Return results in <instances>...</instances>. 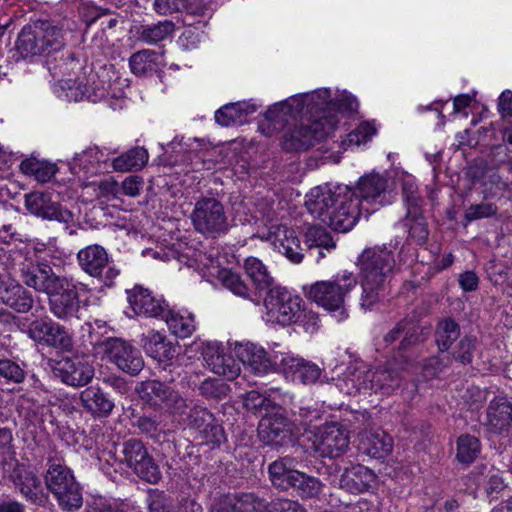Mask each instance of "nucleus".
I'll list each match as a JSON object with an SVG mask.
<instances>
[{"instance_id":"0e129e2a","label":"nucleus","mask_w":512,"mask_h":512,"mask_svg":"<svg viewBox=\"0 0 512 512\" xmlns=\"http://www.w3.org/2000/svg\"><path fill=\"white\" fill-rule=\"evenodd\" d=\"M13 434L9 428L0 429V461L7 462L15 457Z\"/></svg>"},{"instance_id":"393cba45","label":"nucleus","mask_w":512,"mask_h":512,"mask_svg":"<svg viewBox=\"0 0 512 512\" xmlns=\"http://www.w3.org/2000/svg\"><path fill=\"white\" fill-rule=\"evenodd\" d=\"M128 302L137 315L146 317H159L164 314L166 304L161 297L153 295V293L141 285H135L127 291Z\"/></svg>"},{"instance_id":"7c9ffc66","label":"nucleus","mask_w":512,"mask_h":512,"mask_svg":"<svg viewBox=\"0 0 512 512\" xmlns=\"http://www.w3.org/2000/svg\"><path fill=\"white\" fill-rule=\"evenodd\" d=\"M376 475L363 465L346 468L339 479V487L352 494L368 491L375 483Z\"/></svg>"},{"instance_id":"a211bd4d","label":"nucleus","mask_w":512,"mask_h":512,"mask_svg":"<svg viewBox=\"0 0 512 512\" xmlns=\"http://www.w3.org/2000/svg\"><path fill=\"white\" fill-rule=\"evenodd\" d=\"M342 191L324 224L335 231L347 232L356 225L361 215L360 199L347 186L342 188Z\"/></svg>"},{"instance_id":"603ef678","label":"nucleus","mask_w":512,"mask_h":512,"mask_svg":"<svg viewBox=\"0 0 512 512\" xmlns=\"http://www.w3.org/2000/svg\"><path fill=\"white\" fill-rule=\"evenodd\" d=\"M157 52L144 49L131 55L129 65L131 71L137 76H143L156 67Z\"/></svg>"},{"instance_id":"dca6fc26","label":"nucleus","mask_w":512,"mask_h":512,"mask_svg":"<svg viewBox=\"0 0 512 512\" xmlns=\"http://www.w3.org/2000/svg\"><path fill=\"white\" fill-rule=\"evenodd\" d=\"M137 391L142 399L165 407L174 416H183L189 407L187 399L179 391L157 380L142 382Z\"/></svg>"},{"instance_id":"6ab92c4d","label":"nucleus","mask_w":512,"mask_h":512,"mask_svg":"<svg viewBox=\"0 0 512 512\" xmlns=\"http://www.w3.org/2000/svg\"><path fill=\"white\" fill-rule=\"evenodd\" d=\"M24 205L29 213L43 220H54L68 225L74 219L73 214L53 201L51 194L47 192L35 191L26 194Z\"/></svg>"},{"instance_id":"2eb2a0df","label":"nucleus","mask_w":512,"mask_h":512,"mask_svg":"<svg viewBox=\"0 0 512 512\" xmlns=\"http://www.w3.org/2000/svg\"><path fill=\"white\" fill-rule=\"evenodd\" d=\"M137 391L142 399L165 407L174 416H183L189 407L187 399L179 391L157 380L142 382Z\"/></svg>"},{"instance_id":"69168bd1","label":"nucleus","mask_w":512,"mask_h":512,"mask_svg":"<svg viewBox=\"0 0 512 512\" xmlns=\"http://www.w3.org/2000/svg\"><path fill=\"white\" fill-rule=\"evenodd\" d=\"M263 512H306V510L297 501L276 499L268 504L265 503Z\"/></svg>"},{"instance_id":"49530a36","label":"nucleus","mask_w":512,"mask_h":512,"mask_svg":"<svg viewBox=\"0 0 512 512\" xmlns=\"http://www.w3.org/2000/svg\"><path fill=\"white\" fill-rule=\"evenodd\" d=\"M460 336L459 325L451 318L441 320L436 328L435 341L439 352H447Z\"/></svg>"},{"instance_id":"c03bdc74","label":"nucleus","mask_w":512,"mask_h":512,"mask_svg":"<svg viewBox=\"0 0 512 512\" xmlns=\"http://www.w3.org/2000/svg\"><path fill=\"white\" fill-rule=\"evenodd\" d=\"M102 156V152L97 147H89L74 156L70 163V169L73 174L80 172L95 174L99 169Z\"/></svg>"},{"instance_id":"4d7b16f0","label":"nucleus","mask_w":512,"mask_h":512,"mask_svg":"<svg viewBox=\"0 0 512 512\" xmlns=\"http://www.w3.org/2000/svg\"><path fill=\"white\" fill-rule=\"evenodd\" d=\"M477 347V340L471 336H464L456 344L452 354V361L455 360L463 365H468L473 360V355Z\"/></svg>"},{"instance_id":"6e6d98bb","label":"nucleus","mask_w":512,"mask_h":512,"mask_svg":"<svg viewBox=\"0 0 512 512\" xmlns=\"http://www.w3.org/2000/svg\"><path fill=\"white\" fill-rule=\"evenodd\" d=\"M405 225L408 227L409 237L414 239L417 244L422 245L426 242L429 230L426 220L421 214V209L415 215H410L407 212Z\"/></svg>"},{"instance_id":"f257e3e1","label":"nucleus","mask_w":512,"mask_h":512,"mask_svg":"<svg viewBox=\"0 0 512 512\" xmlns=\"http://www.w3.org/2000/svg\"><path fill=\"white\" fill-rule=\"evenodd\" d=\"M22 282L39 293L48 296L50 313L57 319L70 322L80 319V298L76 285L60 276L46 264H27L20 269Z\"/></svg>"},{"instance_id":"39448f33","label":"nucleus","mask_w":512,"mask_h":512,"mask_svg":"<svg viewBox=\"0 0 512 512\" xmlns=\"http://www.w3.org/2000/svg\"><path fill=\"white\" fill-rule=\"evenodd\" d=\"M306 104L311 110H314L318 117L326 116L333 119L334 126L337 119L332 115V111H340L352 114L357 112L359 103L357 99L350 93L342 92L335 100L331 99V92L328 89H319L311 93L291 97L285 101L275 104L268 112L267 116L273 121H280L284 115L293 110L294 107H300Z\"/></svg>"},{"instance_id":"9b49d317","label":"nucleus","mask_w":512,"mask_h":512,"mask_svg":"<svg viewBox=\"0 0 512 512\" xmlns=\"http://www.w3.org/2000/svg\"><path fill=\"white\" fill-rule=\"evenodd\" d=\"M94 351L132 376L138 375L144 367L140 351L121 338L109 337L97 342Z\"/></svg>"},{"instance_id":"f3484780","label":"nucleus","mask_w":512,"mask_h":512,"mask_svg":"<svg viewBox=\"0 0 512 512\" xmlns=\"http://www.w3.org/2000/svg\"><path fill=\"white\" fill-rule=\"evenodd\" d=\"M28 336L36 343L62 351H70L73 340L69 331L48 316L33 320L27 330Z\"/></svg>"},{"instance_id":"a19ab883","label":"nucleus","mask_w":512,"mask_h":512,"mask_svg":"<svg viewBox=\"0 0 512 512\" xmlns=\"http://www.w3.org/2000/svg\"><path fill=\"white\" fill-rule=\"evenodd\" d=\"M294 461L291 458H280L269 465L268 472L272 484L282 490L291 488L294 473L299 472L294 468Z\"/></svg>"},{"instance_id":"c756f323","label":"nucleus","mask_w":512,"mask_h":512,"mask_svg":"<svg viewBox=\"0 0 512 512\" xmlns=\"http://www.w3.org/2000/svg\"><path fill=\"white\" fill-rule=\"evenodd\" d=\"M0 302L18 313H28L34 304L32 294L14 281L0 279Z\"/></svg>"},{"instance_id":"bf43d9fd","label":"nucleus","mask_w":512,"mask_h":512,"mask_svg":"<svg viewBox=\"0 0 512 512\" xmlns=\"http://www.w3.org/2000/svg\"><path fill=\"white\" fill-rule=\"evenodd\" d=\"M452 363V358L447 352H440L436 356L426 359L423 363V371L426 377H435Z\"/></svg>"},{"instance_id":"b1692460","label":"nucleus","mask_w":512,"mask_h":512,"mask_svg":"<svg viewBox=\"0 0 512 512\" xmlns=\"http://www.w3.org/2000/svg\"><path fill=\"white\" fill-rule=\"evenodd\" d=\"M55 374L61 381L70 386H84L94 377V368L79 358L65 357L54 367Z\"/></svg>"},{"instance_id":"f704fd0d","label":"nucleus","mask_w":512,"mask_h":512,"mask_svg":"<svg viewBox=\"0 0 512 512\" xmlns=\"http://www.w3.org/2000/svg\"><path fill=\"white\" fill-rule=\"evenodd\" d=\"M359 441L360 450L375 459L386 457L393 449L392 438L382 429L361 432Z\"/></svg>"},{"instance_id":"de8ad7c7","label":"nucleus","mask_w":512,"mask_h":512,"mask_svg":"<svg viewBox=\"0 0 512 512\" xmlns=\"http://www.w3.org/2000/svg\"><path fill=\"white\" fill-rule=\"evenodd\" d=\"M21 171L29 176H34L38 182L46 183L56 174V165L41 161L36 158H28L21 162Z\"/></svg>"},{"instance_id":"37998d69","label":"nucleus","mask_w":512,"mask_h":512,"mask_svg":"<svg viewBox=\"0 0 512 512\" xmlns=\"http://www.w3.org/2000/svg\"><path fill=\"white\" fill-rule=\"evenodd\" d=\"M165 321L172 334L180 337H189L196 328L194 315L188 311H168Z\"/></svg>"},{"instance_id":"4c0bfd02","label":"nucleus","mask_w":512,"mask_h":512,"mask_svg":"<svg viewBox=\"0 0 512 512\" xmlns=\"http://www.w3.org/2000/svg\"><path fill=\"white\" fill-rule=\"evenodd\" d=\"M264 508L265 502L253 494L227 495L215 504L212 512H263Z\"/></svg>"},{"instance_id":"13d9d810","label":"nucleus","mask_w":512,"mask_h":512,"mask_svg":"<svg viewBox=\"0 0 512 512\" xmlns=\"http://www.w3.org/2000/svg\"><path fill=\"white\" fill-rule=\"evenodd\" d=\"M146 503L148 512H172L174 508L172 498L158 489L148 491Z\"/></svg>"},{"instance_id":"774afa93","label":"nucleus","mask_w":512,"mask_h":512,"mask_svg":"<svg viewBox=\"0 0 512 512\" xmlns=\"http://www.w3.org/2000/svg\"><path fill=\"white\" fill-rule=\"evenodd\" d=\"M403 197L407 205V212L410 215H415L421 208V198L418 196L416 187L413 183L406 182L403 185Z\"/></svg>"},{"instance_id":"9d476101","label":"nucleus","mask_w":512,"mask_h":512,"mask_svg":"<svg viewBox=\"0 0 512 512\" xmlns=\"http://www.w3.org/2000/svg\"><path fill=\"white\" fill-rule=\"evenodd\" d=\"M194 229L207 237L216 238L229 231L230 225L224 205L214 197L198 199L190 215Z\"/></svg>"},{"instance_id":"4468645a","label":"nucleus","mask_w":512,"mask_h":512,"mask_svg":"<svg viewBox=\"0 0 512 512\" xmlns=\"http://www.w3.org/2000/svg\"><path fill=\"white\" fill-rule=\"evenodd\" d=\"M122 454L125 464L139 478L152 484L160 481V468L141 440L129 439L124 442Z\"/></svg>"},{"instance_id":"a878e982","label":"nucleus","mask_w":512,"mask_h":512,"mask_svg":"<svg viewBox=\"0 0 512 512\" xmlns=\"http://www.w3.org/2000/svg\"><path fill=\"white\" fill-rule=\"evenodd\" d=\"M267 239L272 242L279 253L285 255L291 262L300 263L303 259L300 241L295 231L285 225L270 228Z\"/></svg>"},{"instance_id":"e2e57ef3","label":"nucleus","mask_w":512,"mask_h":512,"mask_svg":"<svg viewBox=\"0 0 512 512\" xmlns=\"http://www.w3.org/2000/svg\"><path fill=\"white\" fill-rule=\"evenodd\" d=\"M0 377L20 383L25 378V372L17 363L9 359H0Z\"/></svg>"},{"instance_id":"5701e85b","label":"nucleus","mask_w":512,"mask_h":512,"mask_svg":"<svg viewBox=\"0 0 512 512\" xmlns=\"http://www.w3.org/2000/svg\"><path fill=\"white\" fill-rule=\"evenodd\" d=\"M341 186L332 189L328 185L312 188L306 195L305 207L308 213L322 224L329 219V212L332 211L339 194L343 193Z\"/></svg>"},{"instance_id":"a18cd8bd","label":"nucleus","mask_w":512,"mask_h":512,"mask_svg":"<svg viewBox=\"0 0 512 512\" xmlns=\"http://www.w3.org/2000/svg\"><path fill=\"white\" fill-rule=\"evenodd\" d=\"M174 30V23L170 20H164L156 24L141 25L137 30V36L144 43L156 44L169 37Z\"/></svg>"},{"instance_id":"09e8293b","label":"nucleus","mask_w":512,"mask_h":512,"mask_svg":"<svg viewBox=\"0 0 512 512\" xmlns=\"http://www.w3.org/2000/svg\"><path fill=\"white\" fill-rule=\"evenodd\" d=\"M244 268L258 289H268L273 284V277L267 267L256 257H248L245 260Z\"/></svg>"},{"instance_id":"0eeeda50","label":"nucleus","mask_w":512,"mask_h":512,"mask_svg":"<svg viewBox=\"0 0 512 512\" xmlns=\"http://www.w3.org/2000/svg\"><path fill=\"white\" fill-rule=\"evenodd\" d=\"M356 285V276L352 272L343 271L329 280L311 284L304 291L309 300L329 312L338 313L339 320H343L347 317L345 298Z\"/></svg>"},{"instance_id":"7ed1b4c3","label":"nucleus","mask_w":512,"mask_h":512,"mask_svg":"<svg viewBox=\"0 0 512 512\" xmlns=\"http://www.w3.org/2000/svg\"><path fill=\"white\" fill-rule=\"evenodd\" d=\"M401 368H395L389 362L377 367H369L366 364L350 365L346 368L342 377L336 382L337 388L346 395H356L361 392L390 396L397 391L402 383Z\"/></svg>"},{"instance_id":"5fc2aeb1","label":"nucleus","mask_w":512,"mask_h":512,"mask_svg":"<svg viewBox=\"0 0 512 512\" xmlns=\"http://www.w3.org/2000/svg\"><path fill=\"white\" fill-rule=\"evenodd\" d=\"M218 278L222 285L234 295L243 299H251L250 289L238 273L221 270Z\"/></svg>"},{"instance_id":"338daca9","label":"nucleus","mask_w":512,"mask_h":512,"mask_svg":"<svg viewBox=\"0 0 512 512\" xmlns=\"http://www.w3.org/2000/svg\"><path fill=\"white\" fill-rule=\"evenodd\" d=\"M497 212V207L492 203H480L471 205L465 211V219L469 222L490 217Z\"/></svg>"},{"instance_id":"bb28decb","label":"nucleus","mask_w":512,"mask_h":512,"mask_svg":"<svg viewBox=\"0 0 512 512\" xmlns=\"http://www.w3.org/2000/svg\"><path fill=\"white\" fill-rule=\"evenodd\" d=\"M358 198L370 204L383 206L388 203V179L380 173H370L362 176L357 183Z\"/></svg>"},{"instance_id":"864d4df0","label":"nucleus","mask_w":512,"mask_h":512,"mask_svg":"<svg viewBox=\"0 0 512 512\" xmlns=\"http://www.w3.org/2000/svg\"><path fill=\"white\" fill-rule=\"evenodd\" d=\"M481 445L478 438L471 435H462L457 440L456 457L463 464L472 463L480 453Z\"/></svg>"},{"instance_id":"20e7f679","label":"nucleus","mask_w":512,"mask_h":512,"mask_svg":"<svg viewBox=\"0 0 512 512\" xmlns=\"http://www.w3.org/2000/svg\"><path fill=\"white\" fill-rule=\"evenodd\" d=\"M358 263L362 275L360 305L371 308L384 297L387 285L395 267L391 250L385 246L365 249Z\"/></svg>"},{"instance_id":"ddd939ff","label":"nucleus","mask_w":512,"mask_h":512,"mask_svg":"<svg viewBox=\"0 0 512 512\" xmlns=\"http://www.w3.org/2000/svg\"><path fill=\"white\" fill-rule=\"evenodd\" d=\"M77 262L84 273L97 278L108 287L114 284L120 274L105 248L98 244L88 245L79 250Z\"/></svg>"},{"instance_id":"58836bf2","label":"nucleus","mask_w":512,"mask_h":512,"mask_svg":"<svg viewBox=\"0 0 512 512\" xmlns=\"http://www.w3.org/2000/svg\"><path fill=\"white\" fill-rule=\"evenodd\" d=\"M256 110L257 106L251 102L229 103L215 112V121L224 127L242 124L245 122L246 117L253 114Z\"/></svg>"},{"instance_id":"e433bc0d","label":"nucleus","mask_w":512,"mask_h":512,"mask_svg":"<svg viewBox=\"0 0 512 512\" xmlns=\"http://www.w3.org/2000/svg\"><path fill=\"white\" fill-rule=\"evenodd\" d=\"M406 326L407 322L401 320L383 337L387 345L394 344L402 337L398 352L394 355V361L399 364H409L413 360V358L410 355H406L405 352L418 341V336L415 333L406 332Z\"/></svg>"},{"instance_id":"6e6552de","label":"nucleus","mask_w":512,"mask_h":512,"mask_svg":"<svg viewBox=\"0 0 512 512\" xmlns=\"http://www.w3.org/2000/svg\"><path fill=\"white\" fill-rule=\"evenodd\" d=\"M44 482L63 510L74 511L82 506L81 488L63 459L48 457Z\"/></svg>"},{"instance_id":"f8f14e48","label":"nucleus","mask_w":512,"mask_h":512,"mask_svg":"<svg viewBox=\"0 0 512 512\" xmlns=\"http://www.w3.org/2000/svg\"><path fill=\"white\" fill-rule=\"evenodd\" d=\"M308 438L312 448L320 457L338 458L349 448L350 432L338 422L326 423L310 430Z\"/></svg>"},{"instance_id":"8fccbe9b","label":"nucleus","mask_w":512,"mask_h":512,"mask_svg":"<svg viewBox=\"0 0 512 512\" xmlns=\"http://www.w3.org/2000/svg\"><path fill=\"white\" fill-rule=\"evenodd\" d=\"M291 488L297 490L302 498H315L322 492V483L315 477L309 476L303 472L294 473Z\"/></svg>"},{"instance_id":"052dcab7","label":"nucleus","mask_w":512,"mask_h":512,"mask_svg":"<svg viewBox=\"0 0 512 512\" xmlns=\"http://www.w3.org/2000/svg\"><path fill=\"white\" fill-rule=\"evenodd\" d=\"M377 132L374 121H365L358 125L353 131L348 134V142L357 146L365 144Z\"/></svg>"},{"instance_id":"412c9836","label":"nucleus","mask_w":512,"mask_h":512,"mask_svg":"<svg viewBox=\"0 0 512 512\" xmlns=\"http://www.w3.org/2000/svg\"><path fill=\"white\" fill-rule=\"evenodd\" d=\"M274 363L286 377L302 384L315 383L321 374L316 364L290 353L274 354Z\"/></svg>"},{"instance_id":"2f4dec72","label":"nucleus","mask_w":512,"mask_h":512,"mask_svg":"<svg viewBox=\"0 0 512 512\" xmlns=\"http://www.w3.org/2000/svg\"><path fill=\"white\" fill-rule=\"evenodd\" d=\"M512 424V403L504 396L490 401L486 412V425L493 433L508 431Z\"/></svg>"},{"instance_id":"423d86ee","label":"nucleus","mask_w":512,"mask_h":512,"mask_svg":"<svg viewBox=\"0 0 512 512\" xmlns=\"http://www.w3.org/2000/svg\"><path fill=\"white\" fill-rule=\"evenodd\" d=\"M267 320L280 325L300 323L306 331H313L318 325V315L304 309L301 297L285 288L269 289L264 299Z\"/></svg>"},{"instance_id":"79ce46f5","label":"nucleus","mask_w":512,"mask_h":512,"mask_svg":"<svg viewBox=\"0 0 512 512\" xmlns=\"http://www.w3.org/2000/svg\"><path fill=\"white\" fill-rule=\"evenodd\" d=\"M148 152L143 147H134L127 152L116 157L112 166L119 172H129L141 170L148 161Z\"/></svg>"},{"instance_id":"72a5a7b5","label":"nucleus","mask_w":512,"mask_h":512,"mask_svg":"<svg viewBox=\"0 0 512 512\" xmlns=\"http://www.w3.org/2000/svg\"><path fill=\"white\" fill-rule=\"evenodd\" d=\"M83 408L95 417H108L114 407V401L101 387L91 385L80 393Z\"/></svg>"},{"instance_id":"aec40b11","label":"nucleus","mask_w":512,"mask_h":512,"mask_svg":"<svg viewBox=\"0 0 512 512\" xmlns=\"http://www.w3.org/2000/svg\"><path fill=\"white\" fill-rule=\"evenodd\" d=\"M190 429L196 430L206 443L220 445L224 440V430L214 415L206 408L194 405L183 419Z\"/></svg>"},{"instance_id":"c9c22d12","label":"nucleus","mask_w":512,"mask_h":512,"mask_svg":"<svg viewBox=\"0 0 512 512\" xmlns=\"http://www.w3.org/2000/svg\"><path fill=\"white\" fill-rule=\"evenodd\" d=\"M95 75L89 74L88 77L82 76L77 79L61 78L58 80V87L64 93L68 101H82L84 99H92L96 96L97 87L95 84Z\"/></svg>"},{"instance_id":"ea45409f","label":"nucleus","mask_w":512,"mask_h":512,"mask_svg":"<svg viewBox=\"0 0 512 512\" xmlns=\"http://www.w3.org/2000/svg\"><path fill=\"white\" fill-rule=\"evenodd\" d=\"M145 352L158 361L166 363L172 360L176 354V347L159 332L150 331L143 339Z\"/></svg>"},{"instance_id":"cd10ccee","label":"nucleus","mask_w":512,"mask_h":512,"mask_svg":"<svg viewBox=\"0 0 512 512\" xmlns=\"http://www.w3.org/2000/svg\"><path fill=\"white\" fill-rule=\"evenodd\" d=\"M15 488L31 503L44 506L48 501V493L44 490L39 477L30 470L18 468L13 474Z\"/></svg>"},{"instance_id":"473e14b6","label":"nucleus","mask_w":512,"mask_h":512,"mask_svg":"<svg viewBox=\"0 0 512 512\" xmlns=\"http://www.w3.org/2000/svg\"><path fill=\"white\" fill-rule=\"evenodd\" d=\"M238 359L256 374L266 373L274 363V355L269 357L263 347L254 343H242L235 348Z\"/></svg>"},{"instance_id":"f03ea898","label":"nucleus","mask_w":512,"mask_h":512,"mask_svg":"<svg viewBox=\"0 0 512 512\" xmlns=\"http://www.w3.org/2000/svg\"><path fill=\"white\" fill-rule=\"evenodd\" d=\"M274 106H271L265 113V120L268 124L266 135L271 136L274 131L285 129L281 145L287 151L305 150L334 129L333 119H328L326 116L318 117L315 111L309 109L306 104L294 107L279 122L273 121L268 118L267 114ZM263 132L265 133V130Z\"/></svg>"},{"instance_id":"c85d7f7f","label":"nucleus","mask_w":512,"mask_h":512,"mask_svg":"<svg viewBox=\"0 0 512 512\" xmlns=\"http://www.w3.org/2000/svg\"><path fill=\"white\" fill-rule=\"evenodd\" d=\"M203 358L211 371L228 380L235 379L240 371L231 355L224 353L218 344L207 343L203 349Z\"/></svg>"},{"instance_id":"4be33fe9","label":"nucleus","mask_w":512,"mask_h":512,"mask_svg":"<svg viewBox=\"0 0 512 512\" xmlns=\"http://www.w3.org/2000/svg\"><path fill=\"white\" fill-rule=\"evenodd\" d=\"M292 424L281 413H274L263 417L258 425L260 440L266 445L282 446L292 437Z\"/></svg>"},{"instance_id":"3c124183","label":"nucleus","mask_w":512,"mask_h":512,"mask_svg":"<svg viewBox=\"0 0 512 512\" xmlns=\"http://www.w3.org/2000/svg\"><path fill=\"white\" fill-rule=\"evenodd\" d=\"M305 244L309 249L324 248L328 251L335 248V243L330 234L320 226H311L305 232ZM324 254L318 250V257H323Z\"/></svg>"},{"instance_id":"1a4fd4ad","label":"nucleus","mask_w":512,"mask_h":512,"mask_svg":"<svg viewBox=\"0 0 512 512\" xmlns=\"http://www.w3.org/2000/svg\"><path fill=\"white\" fill-rule=\"evenodd\" d=\"M66 31L48 21H38L24 27L16 41V48L23 57L50 54L65 45Z\"/></svg>"},{"instance_id":"680f3d73","label":"nucleus","mask_w":512,"mask_h":512,"mask_svg":"<svg viewBox=\"0 0 512 512\" xmlns=\"http://www.w3.org/2000/svg\"><path fill=\"white\" fill-rule=\"evenodd\" d=\"M243 406L253 412L268 411L272 406V401L257 391L247 392L242 396Z\"/></svg>"}]
</instances>
